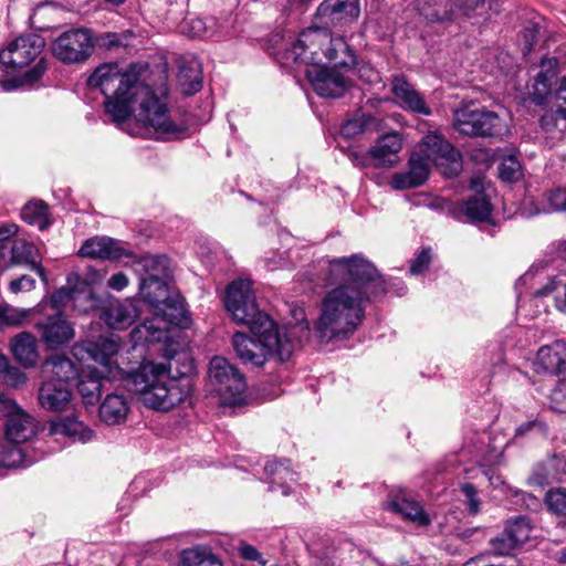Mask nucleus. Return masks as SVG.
<instances>
[{
	"instance_id": "1",
	"label": "nucleus",
	"mask_w": 566,
	"mask_h": 566,
	"mask_svg": "<svg viewBox=\"0 0 566 566\" xmlns=\"http://www.w3.org/2000/svg\"><path fill=\"white\" fill-rule=\"evenodd\" d=\"M328 282L314 332L322 344L349 339L365 318L366 303L385 294L387 286L376 266L363 254L328 263Z\"/></svg>"
},
{
	"instance_id": "2",
	"label": "nucleus",
	"mask_w": 566,
	"mask_h": 566,
	"mask_svg": "<svg viewBox=\"0 0 566 566\" xmlns=\"http://www.w3.org/2000/svg\"><path fill=\"white\" fill-rule=\"evenodd\" d=\"M148 76L149 66L144 62L132 63L125 71L117 63H104L95 69L87 84L104 95L106 113L118 126L138 104L136 116L145 128H151L160 138L177 136L184 127L169 118L166 104L147 84Z\"/></svg>"
},
{
	"instance_id": "3",
	"label": "nucleus",
	"mask_w": 566,
	"mask_h": 566,
	"mask_svg": "<svg viewBox=\"0 0 566 566\" xmlns=\"http://www.w3.org/2000/svg\"><path fill=\"white\" fill-rule=\"evenodd\" d=\"M119 352V338L99 336L95 340L77 343L72 353L78 360L90 358L99 365L97 370L107 380H120L125 388L139 397L147 408L167 411L181 403L191 392V379L182 373L170 375V367L153 361L140 365L136 370L125 371L115 361Z\"/></svg>"
},
{
	"instance_id": "4",
	"label": "nucleus",
	"mask_w": 566,
	"mask_h": 566,
	"mask_svg": "<svg viewBox=\"0 0 566 566\" xmlns=\"http://www.w3.org/2000/svg\"><path fill=\"white\" fill-rule=\"evenodd\" d=\"M224 305L232 318L249 327L253 337L237 332L232 336V346L237 357L251 367H262L270 357L277 356L281 361L287 360L295 349L296 334L308 338L310 324L304 321L281 333L273 319L260 311L256 304L252 283L249 280H238L230 283L226 291Z\"/></svg>"
},
{
	"instance_id": "5",
	"label": "nucleus",
	"mask_w": 566,
	"mask_h": 566,
	"mask_svg": "<svg viewBox=\"0 0 566 566\" xmlns=\"http://www.w3.org/2000/svg\"><path fill=\"white\" fill-rule=\"evenodd\" d=\"M139 293L154 310L155 317L146 319L132 331L136 342L158 343L166 337V324L180 325L184 316L182 303L171 293L168 279H142Z\"/></svg>"
},
{
	"instance_id": "6",
	"label": "nucleus",
	"mask_w": 566,
	"mask_h": 566,
	"mask_svg": "<svg viewBox=\"0 0 566 566\" xmlns=\"http://www.w3.org/2000/svg\"><path fill=\"white\" fill-rule=\"evenodd\" d=\"M209 380L222 405L238 406L244 401L245 377L227 358L216 356L210 360Z\"/></svg>"
},
{
	"instance_id": "7",
	"label": "nucleus",
	"mask_w": 566,
	"mask_h": 566,
	"mask_svg": "<svg viewBox=\"0 0 566 566\" xmlns=\"http://www.w3.org/2000/svg\"><path fill=\"white\" fill-rule=\"evenodd\" d=\"M331 40L332 35L327 28L311 27L302 31L297 40L286 50V57L312 67L319 66Z\"/></svg>"
},
{
	"instance_id": "8",
	"label": "nucleus",
	"mask_w": 566,
	"mask_h": 566,
	"mask_svg": "<svg viewBox=\"0 0 566 566\" xmlns=\"http://www.w3.org/2000/svg\"><path fill=\"white\" fill-rule=\"evenodd\" d=\"M33 327L40 340L49 349L62 347L69 344L75 336L73 324L62 311H45V313L34 318Z\"/></svg>"
},
{
	"instance_id": "9",
	"label": "nucleus",
	"mask_w": 566,
	"mask_h": 566,
	"mask_svg": "<svg viewBox=\"0 0 566 566\" xmlns=\"http://www.w3.org/2000/svg\"><path fill=\"white\" fill-rule=\"evenodd\" d=\"M44 45V39L38 34L21 35L0 50V64L7 71H20L40 56Z\"/></svg>"
},
{
	"instance_id": "10",
	"label": "nucleus",
	"mask_w": 566,
	"mask_h": 566,
	"mask_svg": "<svg viewBox=\"0 0 566 566\" xmlns=\"http://www.w3.org/2000/svg\"><path fill=\"white\" fill-rule=\"evenodd\" d=\"M52 49L54 55L62 62H83L94 50L92 33L87 29H71L53 42Z\"/></svg>"
},
{
	"instance_id": "11",
	"label": "nucleus",
	"mask_w": 566,
	"mask_h": 566,
	"mask_svg": "<svg viewBox=\"0 0 566 566\" xmlns=\"http://www.w3.org/2000/svg\"><path fill=\"white\" fill-rule=\"evenodd\" d=\"M360 14L359 0H323L315 18L325 28L352 24Z\"/></svg>"
},
{
	"instance_id": "12",
	"label": "nucleus",
	"mask_w": 566,
	"mask_h": 566,
	"mask_svg": "<svg viewBox=\"0 0 566 566\" xmlns=\"http://www.w3.org/2000/svg\"><path fill=\"white\" fill-rule=\"evenodd\" d=\"M306 76L314 91L323 97H340L348 90L350 81L336 69L314 66L306 70Z\"/></svg>"
},
{
	"instance_id": "13",
	"label": "nucleus",
	"mask_w": 566,
	"mask_h": 566,
	"mask_svg": "<svg viewBox=\"0 0 566 566\" xmlns=\"http://www.w3.org/2000/svg\"><path fill=\"white\" fill-rule=\"evenodd\" d=\"M415 150L432 165H454V170L460 167V153L441 134L424 135Z\"/></svg>"
},
{
	"instance_id": "14",
	"label": "nucleus",
	"mask_w": 566,
	"mask_h": 566,
	"mask_svg": "<svg viewBox=\"0 0 566 566\" xmlns=\"http://www.w3.org/2000/svg\"><path fill=\"white\" fill-rule=\"evenodd\" d=\"M70 302L78 311L87 312L97 305L98 300L88 286L81 290L63 286L55 291L51 296L50 303L43 304L41 308L49 312L61 311Z\"/></svg>"
},
{
	"instance_id": "15",
	"label": "nucleus",
	"mask_w": 566,
	"mask_h": 566,
	"mask_svg": "<svg viewBox=\"0 0 566 566\" xmlns=\"http://www.w3.org/2000/svg\"><path fill=\"white\" fill-rule=\"evenodd\" d=\"M4 269L13 265L27 266L34 271L43 281L45 277V270L41 265L40 253L38 248L24 239L17 238L8 252L7 261L1 262Z\"/></svg>"
},
{
	"instance_id": "16",
	"label": "nucleus",
	"mask_w": 566,
	"mask_h": 566,
	"mask_svg": "<svg viewBox=\"0 0 566 566\" xmlns=\"http://www.w3.org/2000/svg\"><path fill=\"white\" fill-rule=\"evenodd\" d=\"M431 165L417 150H413L408 161L409 169L395 174L390 181L391 187L396 190H405L422 186L429 177Z\"/></svg>"
},
{
	"instance_id": "17",
	"label": "nucleus",
	"mask_w": 566,
	"mask_h": 566,
	"mask_svg": "<svg viewBox=\"0 0 566 566\" xmlns=\"http://www.w3.org/2000/svg\"><path fill=\"white\" fill-rule=\"evenodd\" d=\"M390 90L402 108L426 116L431 114V109L426 104L423 97L402 74H396L392 76Z\"/></svg>"
},
{
	"instance_id": "18",
	"label": "nucleus",
	"mask_w": 566,
	"mask_h": 566,
	"mask_svg": "<svg viewBox=\"0 0 566 566\" xmlns=\"http://www.w3.org/2000/svg\"><path fill=\"white\" fill-rule=\"evenodd\" d=\"M78 254L83 258L101 260H119L128 256V251L116 241L108 237H94L87 239L81 247Z\"/></svg>"
},
{
	"instance_id": "19",
	"label": "nucleus",
	"mask_w": 566,
	"mask_h": 566,
	"mask_svg": "<svg viewBox=\"0 0 566 566\" xmlns=\"http://www.w3.org/2000/svg\"><path fill=\"white\" fill-rule=\"evenodd\" d=\"M539 128L549 147L566 137V109L552 105L539 117Z\"/></svg>"
},
{
	"instance_id": "20",
	"label": "nucleus",
	"mask_w": 566,
	"mask_h": 566,
	"mask_svg": "<svg viewBox=\"0 0 566 566\" xmlns=\"http://www.w3.org/2000/svg\"><path fill=\"white\" fill-rule=\"evenodd\" d=\"M132 401L125 394H108L99 406V418L107 426L123 424L130 412Z\"/></svg>"
},
{
	"instance_id": "21",
	"label": "nucleus",
	"mask_w": 566,
	"mask_h": 566,
	"mask_svg": "<svg viewBox=\"0 0 566 566\" xmlns=\"http://www.w3.org/2000/svg\"><path fill=\"white\" fill-rule=\"evenodd\" d=\"M35 433V423L32 417L14 406L6 420L7 441L20 444L28 441Z\"/></svg>"
},
{
	"instance_id": "22",
	"label": "nucleus",
	"mask_w": 566,
	"mask_h": 566,
	"mask_svg": "<svg viewBox=\"0 0 566 566\" xmlns=\"http://www.w3.org/2000/svg\"><path fill=\"white\" fill-rule=\"evenodd\" d=\"M71 390L67 385L45 380L39 389V402L49 411H63L70 405Z\"/></svg>"
},
{
	"instance_id": "23",
	"label": "nucleus",
	"mask_w": 566,
	"mask_h": 566,
	"mask_svg": "<svg viewBox=\"0 0 566 566\" xmlns=\"http://www.w3.org/2000/svg\"><path fill=\"white\" fill-rule=\"evenodd\" d=\"M417 10L428 22H448L458 17L455 0H416Z\"/></svg>"
},
{
	"instance_id": "24",
	"label": "nucleus",
	"mask_w": 566,
	"mask_h": 566,
	"mask_svg": "<svg viewBox=\"0 0 566 566\" xmlns=\"http://www.w3.org/2000/svg\"><path fill=\"white\" fill-rule=\"evenodd\" d=\"M42 371L46 380L64 385L78 376L76 364L67 356L60 354L49 357L42 366Z\"/></svg>"
},
{
	"instance_id": "25",
	"label": "nucleus",
	"mask_w": 566,
	"mask_h": 566,
	"mask_svg": "<svg viewBox=\"0 0 566 566\" xmlns=\"http://www.w3.org/2000/svg\"><path fill=\"white\" fill-rule=\"evenodd\" d=\"M565 457L553 455L538 464L528 478V484L544 488L553 482L566 479L564 469Z\"/></svg>"
},
{
	"instance_id": "26",
	"label": "nucleus",
	"mask_w": 566,
	"mask_h": 566,
	"mask_svg": "<svg viewBox=\"0 0 566 566\" xmlns=\"http://www.w3.org/2000/svg\"><path fill=\"white\" fill-rule=\"evenodd\" d=\"M138 315L136 306L129 302H113L103 308L101 317L113 329H125Z\"/></svg>"
},
{
	"instance_id": "27",
	"label": "nucleus",
	"mask_w": 566,
	"mask_h": 566,
	"mask_svg": "<svg viewBox=\"0 0 566 566\" xmlns=\"http://www.w3.org/2000/svg\"><path fill=\"white\" fill-rule=\"evenodd\" d=\"M402 147V139L398 133L381 136L375 146L368 150L369 156L376 161V166H392Z\"/></svg>"
},
{
	"instance_id": "28",
	"label": "nucleus",
	"mask_w": 566,
	"mask_h": 566,
	"mask_svg": "<svg viewBox=\"0 0 566 566\" xmlns=\"http://www.w3.org/2000/svg\"><path fill=\"white\" fill-rule=\"evenodd\" d=\"M491 212V202L483 192L475 193L454 208V214L458 219L463 218L471 222L485 221L490 218Z\"/></svg>"
},
{
	"instance_id": "29",
	"label": "nucleus",
	"mask_w": 566,
	"mask_h": 566,
	"mask_svg": "<svg viewBox=\"0 0 566 566\" xmlns=\"http://www.w3.org/2000/svg\"><path fill=\"white\" fill-rule=\"evenodd\" d=\"M326 60L333 64V69H342L345 72L353 70L357 64L354 50L342 36H332L329 45L324 51Z\"/></svg>"
},
{
	"instance_id": "30",
	"label": "nucleus",
	"mask_w": 566,
	"mask_h": 566,
	"mask_svg": "<svg viewBox=\"0 0 566 566\" xmlns=\"http://www.w3.org/2000/svg\"><path fill=\"white\" fill-rule=\"evenodd\" d=\"M565 348L566 343L563 340H556L551 345L542 346L536 356V370L558 375Z\"/></svg>"
},
{
	"instance_id": "31",
	"label": "nucleus",
	"mask_w": 566,
	"mask_h": 566,
	"mask_svg": "<svg viewBox=\"0 0 566 566\" xmlns=\"http://www.w3.org/2000/svg\"><path fill=\"white\" fill-rule=\"evenodd\" d=\"M391 511L400 514L405 520L415 523L418 526H427L430 524L429 516L424 513L422 506L403 495H398L389 502Z\"/></svg>"
},
{
	"instance_id": "32",
	"label": "nucleus",
	"mask_w": 566,
	"mask_h": 566,
	"mask_svg": "<svg viewBox=\"0 0 566 566\" xmlns=\"http://www.w3.org/2000/svg\"><path fill=\"white\" fill-rule=\"evenodd\" d=\"M11 352L14 358L23 366L31 367L38 360L35 338L32 334L23 332L11 340Z\"/></svg>"
},
{
	"instance_id": "33",
	"label": "nucleus",
	"mask_w": 566,
	"mask_h": 566,
	"mask_svg": "<svg viewBox=\"0 0 566 566\" xmlns=\"http://www.w3.org/2000/svg\"><path fill=\"white\" fill-rule=\"evenodd\" d=\"M264 471L270 478V490L274 491L275 485H279L282 489L283 495L290 494V488L284 483L289 481H295V472H293L290 468L289 460L284 461H268L264 465Z\"/></svg>"
},
{
	"instance_id": "34",
	"label": "nucleus",
	"mask_w": 566,
	"mask_h": 566,
	"mask_svg": "<svg viewBox=\"0 0 566 566\" xmlns=\"http://www.w3.org/2000/svg\"><path fill=\"white\" fill-rule=\"evenodd\" d=\"M136 270L145 274L142 279H169L170 260L166 255H145L136 263Z\"/></svg>"
},
{
	"instance_id": "35",
	"label": "nucleus",
	"mask_w": 566,
	"mask_h": 566,
	"mask_svg": "<svg viewBox=\"0 0 566 566\" xmlns=\"http://www.w3.org/2000/svg\"><path fill=\"white\" fill-rule=\"evenodd\" d=\"M476 113L475 137H497L506 132V125L496 113L488 111L484 107H478Z\"/></svg>"
},
{
	"instance_id": "36",
	"label": "nucleus",
	"mask_w": 566,
	"mask_h": 566,
	"mask_svg": "<svg viewBox=\"0 0 566 566\" xmlns=\"http://www.w3.org/2000/svg\"><path fill=\"white\" fill-rule=\"evenodd\" d=\"M102 379L107 378L102 376L97 369L80 376L77 391L86 405H93L98 401L102 392Z\"/></svg>"
},
{
	"instance_id": "37",
	"label": "nucleus",
	"mask_w": 566,
	"mask_h": 566,
	"mask_svg": "<svg viewBox=\"0 0 566 566\" xmlns=\"http://www.w3.org/2000/svg\"><path fill=\"white\" fill-rule=\"evenodd\" d=\"M21 218L31 226L43 231L51 224L49 206L44 201H30L21 210Z\"/></svg>"
},
{
	"instance_id": "38",
	"label": "nucleus",
	"mask_w": 566,
	"mask_h": 566,
	"mask_svg": "<svg viewBox=\"0 0 566 566\" xmlns=\"http://www.w3.org/2000/svg\"><path fill=\"white\" fill-rule=\"evenodd\" d=\"M478 106L474 104L464 105L458 108L453 115L454 128L462 135L475 137L476 135V113Z\"/></svg>"
},
{
	"instance_id": "39",
	"label": "nucleus",
	"mask_w": 566,
	"mask_h": 566,
	"mask_svg": "<svg viewBox=\"0 0 566 566\" xmlns=\"http://www.w3.org/2000/svg\"><path fill=\"white\" fill-rule=\"evenodd\" d=\"M55 433H62L74 441L87 442L93 438V431L75 418H66L53 427Z\"/></svg>"
},
{
	"instance_id": "40",
	"label": "nucleus",
	"mask_w": 566,
	"mask_h": 566,
	"mask_svg": "<svg viewBox=\"0 0 566 566\" xmlns=\"http://www.w3.org/2000/svg\"><path fill=\"white\" fill-rule=\"evenodd\" d=\"M566 211V188H555L545 192L536 213Z\"/></svg>"
},
{
	"instance_id": "41",
	"label": "nucleus",
	"mask_w": 566,
	"mask_h": 566,
	"mask_svg": "<svg viewBox=\"0 0 566 566\" xmlns=\"http://www.w3.org/2000/svg\"><path fill=\"white\" fill-rule=\"evenodd\" d=\"M504 532L517 547L530 539L532 527L526 517L518 516L515 520L507 523Z\"/></svg>"
},
{
	"instance_id": "42",
	"label": "nucleus",
	"mask_w": 566,
	"mask_h": 566,
	"mask_svg": "<svg viewBox=\"0 0 566 566\" xmlns=\"http://www.w3.org/2000/svg\"><path fill=\"white\" fill-rule=\"evenodd\" d=\"M134 35L130 31H124L120 33L106 32L99 34L96 38L95 43L99 48H103L108 51H114L119 48H127L130 44V39Z\"/></svg>"
},
{
	"instance_id": "43",
	"label": "nucleus",
	"mask_w": 566,
	"mask_h": 566,
	"mask_svg": "<svg viewBox=\"0 0 566 566\" xmlns=\"http://www.w3.org/2000/svg\"><path fill=\"white\" fill-rule=\"evenodd\" d=\"M375 118L370 115L360 114L346 120L340 128V134L346 138H352L364 133L374 123Z\"/></svg>"
},
{
	"instance_id": "44",
	"label": "nucleus",
	"mask_w": 566,
	"mask_h": 566,
	"mask_svg": "<svg viewBox=\"0 0 566 566\" xmlns=\"http://www.w3.org/2000/svg\"><path fill=\"white\" fill-rule=\"evenodd\" d=\"M0 451V465L6 468H17L24 465V453L22 449L14 443L8 442Z\"/></svg>"
},
{
	"instance_id": "45",
	"label": "nucleus",
	"mask_w": 566,
	"mask_h": 566,
	"mask_svg": "<svg viewBox=\"0 0 566 566\" xmlns=\"http://www.w3.org/2000/svg\"><path fill=\"white\" fill-rule=\"evenodd\" d=\"M545 504L554 514L566 516V488L549 490L545 495Z\"/></svg>"
},
{
	"instance_id": "46",
	"label": "nucleus",
	"mask_w": 566,
	"mask_h": 566,
	"mask_svg": "<svg viewBox=\"0 0 566 566\" xmlns=\"http://www.w3.org/2000/svg\"><path fill=\"white\" fill-rule=\"evenodd\" d=\"M19 227L15 223H6L0 227V263L7 261L12 242L17 239Z\"/></svg>"
},
{
	"instance_id": "47",
	"label": "nucleus",
	"mask_w": 566,
	"mask_h": 566,
	"mask_svg": "<svg viewBox=\"0 0 566 566\" xmlns=\"http://www.w3.org/2000/svg\"><path fill=\"white\" fill-rule=\"evenodd\" d=\"M556 292L555 305L558 311L566 314V284L558 287L555 281H549L544 287L538 289L534 292L535 297L547 296L548 294Z\"/></svg>"
},
{
	"instance_id": "48",
	"label": "nucleus",
	"mask_w": 566,
	"mask_h": 566,
	"mask_svg": "<svg viewBox=\"0 0 566 566\" xmlns=\"http://www.w3.org/2000/svg\"><path fill=\"white\" fill-rule=\"evenodd\" d=\"M212 553L203 547H193L182 551L180 566H201Z\"/></svg>"
},
{
	"instance_id": "49",
	"label": "nucleus",
	"mask_w": 566,
	"mask_h": 566,
	"mask_svg": "<svg viewBox=\"0 0 566 566\" xmlns=\"http://www.w3.org/2000/svg\"><path fill=\"white\" fill-rule=\"evenodd\" d=\"M521 165L516 158L510 156L499 165V176L503 181L514 182L521 177Z\"/></svg>"
},
{
	"instance_id": "50",
	"label": "nucleus",
	"mask_w": 566,
	"mask_h": 566,
	"mask_svg": "<svg viewBox=\"0 0 566 566\" xmlns=\"http://www.w3.org/2000/svg\"><path fill=\"white\" fill-rule=\"evenodd\" d=\"M25 316L27 312L23 310H18L8 304L0 305V328L18 325Z\"/></svg>"
},
{
	"instance_id": "51",
	"label": "nucleus",
	"mask_w": 566,
	"mask_h": 566,
	"mask_svg": "<svg viewBox=\"0 0 566 566\" xmlns=\"http://www.w3.org/2000/svg\"><path fill=\"white\" fill-rule=\"evenodd\" d=\"M557 66L556 59H543L541 63L542 71L535 76V87L538 91L539 86L547 90L551 78L555 75Z\"/></svg>"
},
{
	"instance_id": "52",
	"label": "nucleus",
	"mask_w": 566,
	"mask_h": 566,
	"mask_svg": "<svg viewBox=\"0 0 566 566\" xmlns=\"http://www.w3.org/2000/svg\"><path fill=\"white\" fill-rule=\"evenodd\" d=\"M180 31L192 38H202L208 35L207 22L201 18H191L184 21Z\"/></svg>"
},
{
	"instance_id": "53",
	"label": "nucleus",
	"mask_w": 566,
	"mask_h": 566,
	"mask_svg": "<svg viewBox=\"0 0 566 566\" xmlns=\"http://www.w3.org/2000/svg\"><path fill=\"white\" fill-rule=\"evenodd\" d=\"M460 490L465 499V504L470 514H478L480 512L481 502L478 497V490L471 483H462Z\"/></svg>"
},
{
	"instance_id": "54",
	"label": "nucleus",
	"mask_w": 566,
	"mask_h": 566,
	"mask_svg": "<svg viewBox=\"0 0 566 566\" xmlns=\"http://www.w3.org/2000/svg\"><path fill=\"white\" fill-rule=\"evenodd\" d=\"M547 430L548 427L546 422L541 420L539 418H535L518 426L515 430V438L524 437L531 432H537L542 436H546Z\"/></svg>"
},
{
	"instance_id": "55",
	"label": "nucleus",
	"mask_w": 566,
	"mask_h": 566,
	"mask_svg": "<svg viewBox=\"0 0 566 566\" xmlns=\"http://www.w3.org/2000/svg\"><path fill=\"white\" fill-rule=\"evenodd\" d=\"M491 549L495 555H509L516 545L505 532L490 541Z\"/></svg>"
},
{
	"instance_id": "56",
	"label": "nucleus",
	"mask_w": 566,
	"mask_h": 566,
	"mask_svg": "<svg viewBox=\"0 0 566 566\" xmlns=\"http://www.w3.org/2000/svg\"><path fill=\"white\" fill-rule=\"evenodd\" d=\"M549 401L554 411L566 415V384H560L552 390Z\"/></svg>"
},
{
	"instance_id": "57",
	"label": "nucleus",
	"mask_w": 566,
	"mask_h": 566,
	"mask_svg": "<svg viewBox=\"0 0 566 566\" xmlns=\"http://www.w3.org/2000/svg\"><path fill=\"white\" fill-rule=\"evenodd\" d=\"M431 261L430 249L421 250L416 258L411 261L410 273L413 275L421 274L429 265Z\"/></svg>"
},
{
	"instance_id": "58",
	"label": "nucleus",
	"mask_w": 566,
	"mask_h": 566,
	"mask_svg": "<svg viewBox=\"0 0 566 566\" xmlns=\"http://www.w3.org/2000/svg\"><path fill=\"white\" fill-rule=\"evenodd\" d=\"M2 374L4 375L6 384L11 387H19L27 380L25 374L15 367L9 366Z\"/></svg>"
},
{
	"instance_id": "59",
	"label": "nucleus",
	"mask_w": 566,
	"mask_h": 566,
	"mask_svg": "<svg viewBox=\"0 0 566 566\" xmlns=\"http://www.w3.org/2000/svg\"><path fill=\"white\" fill-rule=\"evenodd\" d=\"M35 286V281L28 276L22 275L19 279L12 280L9 284V289L12 293L18 294L20 292H29Z\"/></svg>"
},
{
	"instance_id": "60",
	"label": "nucleus",
	"mask_w": 566,
	"mask_h": 566,
	"mask_svg": "<svg viewBox=\"0 0 566 566\" xmlns=\"http://www.w3.org/2000/svg\"><path fill=\"white\" fill-rule=\"evenodd\" d=\"M485 6V0H462L458 3V13L461 12L465 17H472Z\"/></svg>"
},
{
	"instance_id": "61",
	"label": "nucleus",
	"mask_w": 566,
	"mask_h": 566,
	"mask_svg": "<svg viewBox=\"0 0 566 566\" xmlns=\"http://www.w3.org/2000/svg\"><path fill=\"white\" fill-rule=\"evenodd\" d=\"M552 105L566 109V76L559 80V84L552 96Z\"/></svg>"
},
{
	"instance_id": "62",
	"label": "nucleus",
	"mask_w": 566,
	"mask_h": 566,
	"mask_svg": "<svg viewBox=\"0 0 566 566\" xmlns=\"http://www.w3.org/2000/svg\"><path fill=\"white\" fill-rule=\"evenodd\" d=\"M241 556L247 560H256L261 566H265L266 560L262 558V555L252 545H242L240 548Z\"/></svg>"
},
{
	"instance_id": "63",
	"label": "nucleus",
	"mask_w": 566,
	"mask_h": 566,
	"mask_svg": "<svg viewBox=\"0 0 566 566\" xmlns=\"http://www.w3.org/2000/svg\"><path fill=\"white\" fill-rule=\"evenodd\" d=\"M548 253L554 259L566 262V239L554 241L548 245Z\"/></svg>"
},
{
	"instance_id": "64",
	"label": "nucleus",
	"mask_w": 566,
	"mask_h": 566,
	"mask_svg": "<svg viewBox=\"0 0 566 566\" xmlns=\"http://www.w3.org/2000/svg\"><path fill=\"white\" fill-rule=\"evenodd\" d=\"M128 277L123 272L113 274L108 281L107 286L114 291H122L128 285Z\"/></svg>"
}]
</instances>
